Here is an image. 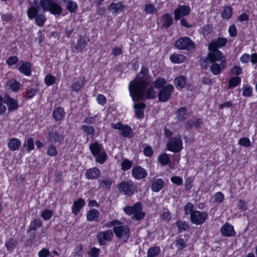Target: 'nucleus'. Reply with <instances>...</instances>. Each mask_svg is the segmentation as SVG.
<instances>
[{
  "label": "nucleus",
  "instance_id": "nucleus-1",
  "mask_svg": "<svg viewBox=\"0 0 257 257\" xmlns=\"http://www.w3.org/2000/svg\"><path fill=\"white\" fill-rule=\"evenodd\" d=\"M149 85L146 78L137 75L128 84L130 95L134 102L143 100L144 98L154 99L156 95L155 88L152 85L147 89Z\"/></svg>",
  "mask_w": 257,
  "mask_h": 257
},
{
  "label": "nucleus",
  "instance_id": "nucleus-2",
  "mask_svg": "<svg viewBox=\"0 0 257 257\" xmlns=\"http://www.w3.org/2000/svg\"><path fill=\"white\" fill-rule=\"evenodd\" d=\"M143 207L142 202H137L133 206H126L123 208V211L128 215L133 214V218L140 221L146 216V213L143 211Z\"/></svg>",
  "mask_w": 257,
  "mask_h": 257
},
{
  "label": "nucleus",
  "instance_id": "nucleus-3",
  "mask_svg": "<svg viewBox=\"0 0 257 257\" xmlns=\"http://www.w3.org/2000/svg\"><path fill=\"white\" fill-rule=\"evenodd\" d=\"M117 188L120 193L128 197L137 191V186L131 180L121 181L118 184Z\"/></svg>",
  "mask_w": 257,
  "mask_h": 257
},
{
  "label": "nucleus",
  "instance_id": "nucleus-4",
  "mask_svg": "<svg viewBox=\"0 0 257 257\" xmlns=\"http://www.w3.org/2000/svg\"><path fill=\"white\" fill-rule=\"evenodd\" d=\"M130 231L128 225L120 224L114 226L112 232L117 238L121 239L123 242H127L130 238Z\"/></svg>",
  "mask_w": 257,
  "mask_h": 257
},
{
  "label": "nucleus",
  "instance_id": "nucleus-5",
  "mask_svg": "<svg viewBox=\"0 0 257 257\" xmlns=\"http://www.w3.org/2000/svg\"><path fill=\"white\" fill-rule=\"evenodd\" d=\"M174 90V87L171 84H167L162 87L158 93L159 101L162 102L168 101L171 98Z\"/></svg>",
  "mask_w": 257,
  "mask_h": 257
},
{
  "label": "nucleus",
  "instance_id": "nucleus-6",
  "mask_svg": "<svg viewBox=\"0 0 257 257\" xmlns=\"http://www.w3.org/2000/svg\"><path fill=\"white\" fill-rule=\"evenodd\" d=\"M174 46L179 50H189L195 47V43L188 37H181L175 41Z\"/></svg>",
  "mask_w": 257,
  "mask_h": 257
},
{
  "label": "nucleus",
  "instance_id": "nucleus-7",
  "mask_svg": "<svg viewBox=\"0 0 257 257\" xmlns=\"http://www.w3.org/2000/svg\"><path fill=\"white\" fill-rule=\"evenodd\" d=\"M168 151L175 153H179L183 149V141L181 137H173L166 144Z\"/></svg>",
  "mask_w": 257,
  "mask_h": 257
},
{
  "label": "nucleus",
  "instance_id": "nucleus-8",
  "mask_svg": "<svg viewBox=\"0 0 257 257\" xmlns=\"http://www.w3.org/2000/svg\"><path fill=\"white\" fill-rule=\"evenodd\" d=\"M208 214L207 212H201L195 210L191 212L190 215V219L193 224L195 225H202L207 219Z\"/></svg>",
  "mask_w": 257,
  "mask_h": 257
},
{
  "label": "nucleus",
  "instance_id": "nucleus-9",
  "mask_svg": "<svg viewBox=\"0 0 257 257\" xmlns=\"http://www.w3.org/2000/svg\"><path fill=\"white\" fill-rule=\"evenodd\" d=\"M113 237V232L110 229L98 232L96 235V239L101 246H104L107 242H110Z\"/></svg>",
  "mask_w": 257,
  "mask_h": 257
},
{
  "label": "nucleus",
  "instance_id": "nucleus-10",
  "mask_svg": "<svg viewBox=\"0 0 257 257\" xmlns=\"http://www.w3.org/2000/svg\"><path fill=\"white\" fill-rule=\"evenodd\" d=\"M209 52L207 54L208 58L210 63L216 62L221 60H226L223 53L219 50H216L208 47Z\"/></svg>",
  "mask_w": 257,
  "mask_h": 257
},
{
  "label": "nucleus",
  "instance_id": "nucleus-11",
  "mask_svg": "<svg viewBox=\"0 0 257 257\" xmlns=\"http://www.w3.org/2000/svg\"><path fill=\"white\" fill-rule=\"evenodd\" d=\"M191 9L189 6L179 5L174 10V20L177 21L190 14Z\"/></svg>",
  "mask_w": 257,
  "mask_h": 257
},
{
  "label": "nucleus",
  "instance_id": "nucleus-12",
  "mask_svg": "<svg viewBox=\"0 0 257 257\" xmlns=\"http://www.w3.org/2000/svg\"><path fill=\"white\" fill-rule=\"evenodd\" d=\"M32 63L28 61H21L18 67L19 72L26 76H30L32 72Z\"/></svg>",
  "mask_w": 257,
  "mask_h": 257
},
{
  "label": "nucleus",
  "instance_id": "nucleus-13",
  "mask_svg": "<svg viewBox=\"0 0 257 257\" xmlns=\"http://www.w3.org/2000/svg\"><path fill=\"white\" fill-rule=\"evenodd\" d=\"M132 175L136 180H141L147 177L146 170L140 165L135 166L132 170Z\"/></svg>",
  "mask_w": 257,
  "mask_h": 257
},
{
  "label": "nucleus",
  "instance_id": "nucleus-14",
  "mask_svg": "<svg viewBox=\"0 0 257 257\" xmlns=\"http://www.w3.org/2000/svg\"><path fill=\"white\" fill-rule=\"evenodd\" d=\"M220 232L221 235L225 237H232L236 235L233 226L227 222H226L221 226Z\"/></svg>",
  "mask_w": 257,
  "mask_h": 257
},
{
  "label": "nucleus",
  "instance_id": "nucleus-15",
  "mask_svg": "<svg viewBox=\"0 0 257 257\" xmlns=\"http://www.w3.org/2000/svg\"><path fill=\"white\" fill-rule=\"evenodd\" d=\"M5 104L8 106V110L9 112L17 110L19 107L17 100L12 97L9 94L5 95Z\"/></svg>",
  "mask_w": 257,
  "mask_h": 257
},
{
  "label": "nucleus",
  "instance_id": "nucleus-16",
  "mask_svg": "<svg viewBox=\"0 0 257 257\" xmlns=\"http://www.w3.org/2000/svg\"><path fill=\"white\" fill-rule=\"evenodd\" d=\"M211 63V65L210 67V70L214 75L219 74L221 71L226 66V60H221L220 64H218L216 62H212Z\"/></svg>",
  "mask_w": 257,
  "mask_h": 257
},
{
  "label": "nucleus",
  "instance_id": "nucleus-17",
  "mask_svg": "<svg viewBox=\"0 0 257 257\" xmlns=\"http://www.w3.org/2000/svg\"><path fill=\"white\" fill-rule=\"evenodd\" d=\"M228 40L227 38L219 37L209 43L208 44V47L216 50H218L219 48L225 46Z\"/></svg>",
  "mask_w": 257,
  "mask_h": 257
},
{
  "label": "nucleus",
  "instance_id": "nucleus-18",
  "mask_svg": "<svg viewBox=\"0 0 257 257\" xmlns=\"http://www.w3.org/2000/svg\"><path fill=\"white\" fill-rule=\"evenodd\" d=\"M47 138L49 142L53 143L61 142L64 139L63 135H60L58 131L54 129L48 132Z\"/></svg>",
  "mask_w": 257,
  "mask_h": 257
},
{
  "label": "nucleus",
  "instance_id": "nucleus-19",
  "mask_svg": "<svg viewBox=\"0 0 257 257\" xmlns=\"http://www.w3.org/2000/svg\"><path fill=\"white\" fill-rule=\"evenodd\" d=\"M161 29H168L173 24L172 16L169 13L164 14L161 17Z\"/></svg>",
  "mask_w": 257,
  "mask_h": 257
},
{
  "label": "nucleus",
  "instance_id": "nucleus-20",
  "mask_svg": "<svg viewBox=\"0 0 257 257\" xmlns=\"http://www.w3.org/2000/svg\"><path fill=\"white\" fill-rule=\"evenodd\" d=\"M22 85L21 83L15 78H12L6 83V86L9 90L11 92H17L20 90Z\"/></svg>",
  "mask_w": 257,
  "mask_h": 257
},
{
  "label": "nucleus",
  "instance_id": "nucleus-21",
  "mask_svg": "<svg viewBox=\"0 0 257 257\" xmlns=\"http://www.w3.org/2000/svg\"><path fill=\"white\" fill-rule=\"evenodd\" d=\"M146 107V104L144 102H138L135 104L134 109L135 116L138 119H143L144 117V109Z\"/></svg>",
  "mask_w": 257,
  "mask_h": 257
},
{
  "label": "nucleus",
  "instance_id": "nucleus-22",
  "mask_svg": "<svg viewBox=\"0 0 257 257\" xmlns=\"http://www.w3.org/2000/svg\"><path fill=\"white\" fill-rule=\"evenodd\" d=\"M101 175L100 170L97 167H92L86 170L85 177L88 180H94L98 178Z\"/></svg>",
  "mask_w": 257,
  "mask_h": 257
},
{
  "label": "nucleus",
  "instance_id": "nucleus-23",
  "mask_svg": "<svg viewBox=\"0 0 257 257\" xmlns=\"http://www.w3.org/2000/svg\"><path fill=\"white\" fill-rule=\"evenodd\" d=\"M86 84L85 78H80L79 80L74 82L71 85V90L73 92H79L84 87Z\"/></svg>",
  "mask_w": 257,
  "mask_h": 257
},
{
  "label": "nucleus",
  "instance_id": "nucleus-24",
  "mask_svg": "<svg viewBox=\"0 0 257 257\" xmlns=\"http://www.w3.org/2000/svg\"><path fill=\"white\" fill-rule=\"evenodd\" d=\"M85 202L82 198H78L75 201L71 207L72 213L77 215L80 211L81 208L85 205Z\"/></svg>",
  "mask_w": 257,
  "mask_h": 257
},
{
  "label": "nucleus",
  "instance_id": "nucleus-25",
  "mask_svg": "<svg viewBox=\"0 0 257 257\" xmlns=\"http://www.w3.org/2000/svg\"><path fill=\"white\" fill-rule=\"evenodd\" d=\"M164 184V181L163 179L155 178L151 183V190L153 192H158L163 188Z\"/></svg>",
  "mask_w": 257,
  "mask_h": 257
},
{
  "label": "nucleus",
  "instance_id": "nucleus-26",
  "mask_svg": "<svg viewBox=\"0 0 257 257\" xmlns=\"http://www.w3.org/2000/svg\"><path fill=\"white\" fill-rule=\"evenodd\" d=\"M42 226L43 222L42 220L39 218H35L31 221L30 225L27 229V232L30 233L32 231H36Z\"/></svg>",
  "mask_w": 257,
  "mask_h": 257
},
{
  "label": "nucleus",
  "instance_id": "nucleus-27",
  "mask_svg": "<svg viewBox=\"0 0 257 257\" xmlns=\"http://www.w3.org/2000/svg\"><path fill=\"white\" fill-rule=\"evenodd\" d=\"M65 112L64 108L61 106L56 107L54 109L52 115L55 121H60L63 119L65 115Z\"/></svg>",
  "mask_w": 257,
  "mask_h": 257
},
{
  "label": "nucleus",
  "instance_id": "nucleus-28",
  "mask_svg": "<svg viewBox=\"0 0 257 257\" xmlns=\"http://www.w3.org/2000/svg\"><path fill=\"white\" fill-rule=\"evenodd\" d=\"M88 40L84 36H81L77 40L75 49L77 52H81L86 47Z\"/></svg>",
  "mask_w": 257,
  "mask_h": 257
},
{
  "label": "nucleus",
  "instance_id": "nucleus-29",
  "mask_svg": "<svg viewBox=\"0 0 257 257\" xmlns=\"http://www.w3.org/2000/svg\"><path fill=\"white\" fill-rule=\"evenodd\" d=\"M46 11L49 12L51 14L55 16H60L62 12L61 6L56 2H54Z\"/></svg>",
  "mask_w": 257,
  "mask_h": 257
},
{
  "label": "nucleus",
  "instance_id": "nucleus-30",
  "mask_svg": "<svg viewBox=\"0 0 257 257\" xmlns=\"http://www.w3.org/2000/svg\"><path fill=\"white\" fill-rule=\"evenodd\" d=\"M8 146L10 151H15L19 150L20 148L21 141L18 138H12L10 140Z\"/></svg>",
  "mask_w": 257,
  "mask_h": 257
},
{
  "label": "nucleus",
  "instance_id": "nucleus-31",
  "mask_svg": "<svg viewBox=\"0 0 257 257\" xmlns=\"http://www.w3.org/2000/svg\"><path fill=\"white\" fill-rule=\"evenodd\" d=\"M100 215L99 212L96 209H91L87 213L86 218L89 221H96Z\"/></svg>",
  "mask_w": 257,
  "mask_h": 257
},
{
  "label": "nucleus",
  "instance_id": "nucleus-32",
  "mask_svg": "<svg viewBox=\"0 0 257 257\" xmlns=\"http://www.w3.org/2000/svg\"><path fill=\"white\" fill-rule=\"evenodd\" d=\"M187 82L186 78L183 75H179L174 79V84L178 90L183 89Z\"/></svg>",
  "mask_w": 257,
  "mask_h": 257
},
{
  "label": "nucleus",
  "instance_id": "nucleus-33",
  "mask_svg": "<svg viewBox=\"0 0 257 257\" xmlns=\"http://www.w3.org/2000/svg\"><path fill=\"white\" fill-rule=\"evenodd\" d=\"M40 7L39 6H33L30 7L27 11V16L30 20L34 19L39 14Z\"/></svg>",
  "mask_w": 257,
  "mask_h": 257
},
{
  "label": "nucleus",
  "instance_id": "nucleus-34",
  "mask_svg": "<svg viewBox=\"0 0 257 257\" xmlns=\"http://www.w3.org/2000/svg\"><path fill=\"white\" fill-rule=\"evenodd\" d=\"M170 60L174 64H180L185 62L187 57L183 54H173L171 55Z\"/></svg>",
  "mask_w": 257,
  "mask_h": 257
},
{
  "label": "nucleus",
  "instance_id": "nucleus-35",
  "mask_svg": "<svg viewBox=\"0 0 257 257\" xmlns=\"http://www.w3.org/2000/svg\"><path fill=\"white\" fill-rule=\"evenodd\" d=\"M125 8V6L121 2L117 3H112L109 6L110 11L116 14L122 12Z\"/></svg>",
  "mask_w": 257,
  "mask_h": 257
},
{
  "label": "nucleus",
  "instance_id": "nucleus-36",
  "mask_svg": "<svg viewBox=\"0 0 257 257\" xmlns=\"http://www.w3.org/2000/svg\"><path fill=\"white\" fill-rule=\"evenodd\" d=\"M18 245V240L16 238H10L5 243V246L7 250L10 252H12Z\"/></svg>",
  "mask_w": 257,
  "mask_h": 257
},
{
  "label": "nucleus",
  "instance_id": "nucleus-37",
  "mask_svg": "<svg viewBox=\"0 0 257 257\" xmlns=\"http://www.w3.org/2000/svg\"><path fill=\"white\" fill-rule=\"evenodd\" d=\"M81 130L87 136L90 138H93L95 135V130L92 125L83 124L81 126Z\"/></svg>",
  "mask_w": 257,
  "mask_h": 257
},
{
  "label": "nucleus",
  "instance_id": "nucleus-38",
  "mask_svg": "<svg viewBox=\"0 0 257 257\" xmlns=\"http://www.w3.org/2000/svg\"><path fill=\"white\" fill-rule=\"evenodd\" d=\"M102 149V145L97 141L89 145L90 151L93 156L99 155Z\"/></svg>",
  "mask_w": 257,
  "mask_h": 257
},
{
  "label": "nucleus",
  "instance_id": "nucleus-39",
  "mask_svg": "<svg viewBox=\"0 0 257 257\" xmlns=\"http://www.w3.org/2000/svg\"><path fill=\"white\" fill-rule=\"evenodd\" d=\"M177 116L178 119L181 121L186 119L188 116L187 110L185 107H180L177 111Z\"/></svg>",
  "mask_w": 257,
  "mask_h": 257
},
{
  "label": "nucleus",
  "instance_id": "nucleus-40",
  "mask_svg": "<svg viewBox=\"0 0 257 257\" xmlns=\"http://www.w3.org/2000/svg\"><path fill=\"white\" fill-rule=\"evenodd\" d=\"M78 8L76 2L73 1H68L66 4V10L71 14L75 13Z\"/></svg>",
  "mask_w": 257,
  "mask_h": 257
},
{
  "label": "nucleus",
  "instance_id": "nucleus-41",
  "mask_svg": "<svg viewBox=\"0 0 257 257\" xmlns=\"http://www.w3.org/2000/svg\"><path fill=\"white\" fill-rule=\"evenodd\" d=\"M232 11L233 10L231 6L224 7L221 13V17L223 19H229L232 15Z\"/></svg>",
  "mask_w": 257,
  "mask_h": 257
},
{
  "label": "nucleus",
  "instance_id": "nucleus-42",
  "mask_svg": "<svg viewBox=\"0 0 257 257\" xmlns=\"http://www.w3.org/2000/svg\"><path fill=\"white\" fill-rule=\"evenodd\" d=\"M176 225L178 228V232L180 233L183 231L187 230L190 228V226L187 222L181 220H178L176 222Z\"/></svg>",
  "mask_w": 257,
  "mask_h": 257
},
{
  "label": "nucleus",
  "instance_id": "nucleus-43",
  "mask_svg": "<svg viewBox=\"0 0 257 257\" xmlns=\"http://www.w3.org/2000/svg\"><path fill=\"white\" fill-rule=\"evenodd\" d=\"M158 161L162 166H166L170 163L169 155L166 153H161L158 157Z\"/></svg>",
  "mask_w": 257,
  "mask_h": 257
},
{
  "label": "nucleus",
  "instance_id": "nucleus-44",
  "mask_svg": "<svg viewBox=\"0 0 257 257\" xmlns=\"http://www.w3.org/2000/svg\"><path fill=\"white\" fill-rule=\"evenodd\" d=\"M112 183V180L108 177H105L99 182L100 187L103 189H110Z\"/></svg>",
  "mask_w": 257,
  "mask_h": 257
},
{
  "label": "nucleus",
  "instance_id": "nucleus-45",
  "mask_svg": "<svg viewBox=\"0 0 257 257\" xmlns=\"http://www.w3.org/2000/svg\"><path fill=\"white\" fill-rule=\"evenodd\" d=\"M122 136L127 138H131L134 135L132 127L128 125H124L121 131Z\"/></svg>",
  "mask_w": 257,
  "mask_h": 257
},
{
  "label": "nucleus",
  "instance_id": "nucleus-46",
  "mask_svg": "<svg viewBox=\"0 0 257 257\" xmlns=\"http://www.w3.org/2000/svg\"><path fill=\"white\" fill-rule=\"evenodd\" d=\"M161 252L160 248L159 246H152L147 251L148 257H156Z\"/></svg>",
  "mask_w": 257,
  "mask_h": 257
},
{
  "label": "nucleus",
  "instance_id": "nucleus-47",
  "mask_svg": "<svg viewBox=\"0 0 257 257\" xmlns=\"http://www.w3.org/2000/svg\"><path fill=\"white\" fill-rule=\"evenodd\" d=\"M241 79L239 76L231 77L228 81V88L235 87L241 83Z\"/></svg>",
  "mask_w": 257,
  "mask_h": 257
},
{
  "label": "nucleus",
  "instance_id": "nucleus-48",
  "mask_svg": "<svg viewBox=\"0 0 257 257\" xmlns=\"http://www.w3.org/2000/svg\"><path fill=\"white\" fill-rule=\"evenodd\" d=\"M166 83L167 80L165 78L159 77L153 82V85L152 86L154 88L160 89L166 85Z\"/></svg>",
  "mask_w": 257,
  "mask_h": 257
},
{
  "label": "nucleus",
  "instance_id": "nucleus-49",
  "mask_svg": "<svg viewBox=\"0 0 257 257\" xmlns=\"http://www.w3.org/2000/svg\"><path fill=\"white\" fill-rule=\"evenodd\" d=\"M195 177L189 176L185 179L184 189L186 191H190L193 186Z\"/></svg>",
  "mask_w": 257,
  "mask_h": 257
},
{
  "label": "nucleus",
  "instance_id": "nucleus-50",
  "mask_svg": "<svg viewBox=\"0 0 257 257\" xmlns=\"http://www.w3.org/2000/svg\"><path fill=\"white\" fill-rule=\"evenodd\" d=\"M34 19H35V23L36 25L40 27L44 26L47 20L46 16L42 14H39Z\"/></svg>",
  "mask_w": 257,
  "mask_h": 257
},
{
  "label": "nucleus",
  "instance_id": "nucleus-51",
  "mask_svg": "<svg viewBox=\"0 0 257 257\" xmlns=\"http://www.w3.org/2000/svg\"><path fill=\"white\" fill-rule=\"evenodd\" d=\"M253 88L248 84L243 85V91L242 95L245 97H249L252 95Z\"/></svg>",
  "mask_w": 257,
  "mask_h": 257
},
{
  "label": "nucleus",
  "instance_id": "nucleus-52",
  "mask_svg": "<svg viewBox=\"0 0 257 257\" xmlns=\"http://www.w3.org/2000/svg\"><path fill=\"white\" fill-rule=\"evenodd\" d=\"M56 81V77L50 74H47L44 78V82L47 86L53 85L55 83Z\"/></svg>",
  "mask_w": 257,
  "mask_h": 257
},
{
  "label": "nucleus",
  "instance_id": "nucleus-53",
  "mask_svg": "<svg viewBox=\"0 0 257 257\" xmlns=\"http://www.w3.org/2000/svg\"><path fill=\"white\" fill-rule=\"evenodd\" d=\"M133 161L127 159H124L121 163V169L123 171L130 170L133 166Z\"/></svg>",
  "mask_w": 257,
  "mask_h": 257
},
{
  "label": "nucleus",
  "instance_id": "nucleus-54",
  "mask_svg": "<svg viewBox=\"0 0 257 257\" xmlns=\"http://www.w3.org/2000/svg\"><path fill=\"white\" fill-rule=\"evenodd\" d=\"M95 157L96 162L100 164H103L107 159V155L104 151L99 153V155H96Z\"/></svg>",
  "mask_w": 257,
  "mask_h": 257
},
{
  "label": "nucleus",
  "instance_id": "nucleus-55",
  "mask_svg": "<svg viewBox=\"0 0 257 257\" xmlns=\"http://www.w3.org/2000/svg\"><path fill=\"white\" fill-rule=\"evenodd\" d=\"M175 245L177 247L178 250H181L187 246L185 240L181 237L176 239Z\"/></svg>",
  "mask_w": 257,
  "mask_h": 257
},
{
  "label": "nucleus",
  "instance_id": "nucleus-56",
  "mask_svg": "<svg viewBox=\"0 0 257 257\" xmlns=\"http://www.w3.org/2000/svg\"><path fill=\"white\" fill-rule=\"evenodd\" d=\"M209 60L208 56L206 57H201L199 60V65L202 69L207 70L209 66Z\"/></svg>",
  "mask_w": 257,
  "mask_h": 257
},
{
  "label": "nucleus",
  "instance_id": "nucleus-57",
  "mask_svg": "<svg viewBox=\"0 0 257 257\" xmlns=\"http://www.w3.org/2000/svg\"><path fill=\"white\" fill-rule=\"evenodd\" d=\"M47 154L50 157L56 156L58 154L56 147L52 144L49 145L47 149Z\"/></svg>",
  "mask_w": 257,
  "mask_h": 257
},
{
  "label": "nucleus",
  "instance_id": "nucleus-58",
  "mask_svg": "<svg viewBox=\"0 0 257 257\" xmlns=\"http://www.w3.org/2000/svg\"><path fill=\"white\" fill-rule=\"evenodd\" d=\"M53 215V211L50 209H45L41 213V216L44 220L50 219Z\"/></svg>",
  "mask_w": 257,
  "mask_h": 257
},
{
  "label": "nucleus",
  "instance_id": "nucleus-59",
  "mask_svg": "<svg viewBox=\"0 0 257 257\" xmlns=\"http://www.w3.org/2000/svg\"><path fill=\"white\" fill-rule=\"evenodd\" d=\"M54 3V0H40L41 7L44 11H46Z\"/></svg>",
  "mask_w": 257,
  "mask_h": 257
},
{
  "label": "nucleus",
  "instance_id": "nucleus-60",
  "mask_svg": "<svg viewBox=\"0 0 257 257\" xmlns=\"http://www.w3.org/2000/svg\"><path fill=\"white\" fill-rule=\"evenodd\" d=\"M213 27L211 24H207L202 28V33L204 36H208L213 32Z\"/></svg>",
  "mask_w": 257,
  "mask_h": 257
},
{
  "label": "nucleus",
  "instance_id": "nucleus-61",
  "mask_svg": "<svg viewBox=\"0 0 257 257\" xmlns=\"http://www.w3.org/2000/svg\"><path fill=\"white\" fill-rule=\"evenodd\" d=\"M24 146L26 147V150L29 152L33 150L35 148L34 139L32 138H28Z\"/></svg>",
  "mask_w": 257,
  "mask_h": 257
},
{
  "label": "nucleus",
  "instance_id": "nucleus-62",
  "mask_svg": "<svg viewBox=\"0 0 257 257\" xmlns=\"http://www.w3.org/2000/svg\"><path fill=\"white\" fill-rule=\"evenodd\" d=\"M238 144L241 146L247 148L250 146L251 142L249 138L242 137L239 140Z\"/></svg>",
  "mask_w": 257,
  "mask_h": 257
},
{
  "label": "nucleus",
  "instance_id": "nucleus-63",
  "mask_svg": "<svg viewBox=\"0 0 257 257\" xmlns=\"http://www.w3.org/2000/svg\"><path fill=\"white\" fill-rule=\"evenodd\" d=\"M237 207L241 212L245 211L247 209V202L243 199H240L237 202Z\"/></svg>",
  "mask_w": 257,
  "mask_h": 257
},
{
  "label": "nucleus",
  "instance_id": "nucleus-64",
  "mask_svg": "<svg viewBox=\"0 0 257 257\" xmlns=\"http://www.w3.org/2000/svg\"><path fill=\"white\" fill-rule=\"evenodd\" d=\"M100 252V250L99 248L93 247L88 252V254L90 257H98Z\"/></svg>",
  "mask_w": 257,
  "mask_h": 257
}]
</instances>
